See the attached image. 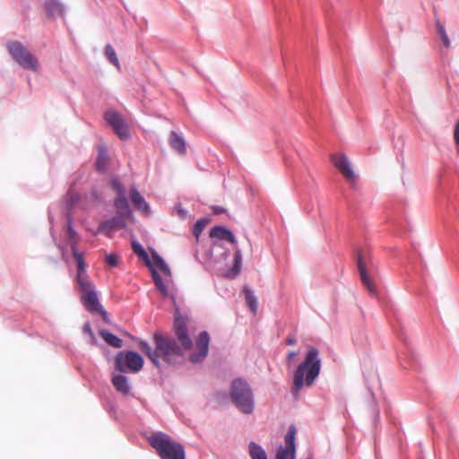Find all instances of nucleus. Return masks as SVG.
<instances>
[{"instance_id": "1", "label": "nucleus", "mask_w": 459, "mask_h": 459, "mask_svg": "<svg viewBox=\"0 0 459 459\" xmlns=\"http://www.w3.org/2000/svg\"><path fill=\"white\" fill-rule=\"evenodd\" d=\"M153 342L155 345L154 351L146 342H140V349L157 367L160 366V359L168 364H173L178 358H181L185 354L183 349L172 337L155 333Z\"/></svg>"}, {"instance_id": "2", "label": "nucleus", "mask_w": 459, "mask_h": 459, "mask_svg": "<svg viewBox=\"0 0 459 459\" xmlns=\"http://www.w3.org/2000/svg\"><path fill=\"white\" fill-rule=\"evenodd\" d=\"M321 370V360L319 359L318 350L315 347H309L303 362H301L293 377L292 393L298 395L301 388L311 386Z\"/></svg>"}, {"instance_id": "3", "label": "nucleus", "mask_w": 459, "mask_h": 459, "mask_svg": "<svg viewBox=\"0 0 459 459\" xmlns=\"http://www.w3.org/2000/svg\"><path fill=\"white\" fill-rule=\"evenodd\" d=\"M148 440L160 459H185L183 446L172 440L169 435L161 432L154 433Z\"/></svg>"}, {"instance_id": "4", "label": "nucleus", "mask_w": 459, "mask_h": 459, "mask_svg": "<svg viewBox=\"0 0 459 459\" xmlns=\"http://www.w3.org/2000/svg\"><path fill=\"white\" fill-rule=\"evenodd\" d=\"M230 396L232 403L243 413L249 414L254 410V396L249 385L241 378L232 381Z\"/></svg>"}, {"instance_id": "5", "label": "nucleus", "mask_w": 459, "mask_h": 459, "mask_svg": "<svg viewBox=\"0 0 459 459\" xmlns=\"http://www.w3.org/2000/svg\"><path fill=\"white\" fill-rule=\"evenodd\" d=\"M7 49L12 57L25 70L36 71L38 69L37 58L19 41H11Z\"/></svg>"}, {"instance_id": "6", "label": "nucleus", "mask_w": 459, "mask_h": 459, "mask_svg": "<svg viewBox=\"0 0 459 459\" xmlns=\"http://www.w3.org/2000/svg\"><path fill=\"white\" fill-rule=\"evenodd\" d=\"M78 285L82 292L81 301L85 308L91 313L105 315L106 311L103 310L99 301L95 285L91 281H82V283H78Z\"/></svg>"}, {"instance_id": "7", "label": "nucleus", "mask_w": 459, "mask_h": 459, "mask_svg": "<svg viewBox=\"0 0 459 459\" xmlns=\"http://www.w3.org/2000/svg\"><path fill=\"white\" fill-rule=\"evenodd\" d=\"M143 366L141 355L134 351H120L115 358V368L120 372H139Z\"/></svg>"}, {"instance_id": "8", "label": "nucleus", "mask_w": 459, "mask_h": 459, "mask_svg": "<svg viewBox=\"0 0 459 459\" xmlns=\"http://www.w3.org/2000/svg\"><path fill=\"white\" fill-rule=\"evenodd\" d=\"M188 319L179 314H177L174 320V332L177 342L183 349V351L190 350L193 346L192 339L189 335L187 327Z\"/></svg>"}, {"instance_id": "9", "label": "nucleus", "mask_w": 459, "mask_h": 459, "mask_svg": "<svg viewBox=\"0 0 459 459\" xmlns=\"http://www.w3.org/2000/svg\"><path fill=\"white\" fill-rule=\"evenodd\" d=\"M104 117L121 140H127L130 137L127 126L117 112L108 110L105 113Z\"/></svg>"}, {"instance_id": "10", "label": "nucleus", "mask_w": 459, "mask_h": 459, "mask_svg": "<svg viewBox=\"0 0 459 459\" xmlns=\"http://www.w3.org/2000/svg\"><path fill=\"white\" fill-rule=\"evenodd\" d=\"M295 436L296 429L294 426H290L287 434L285 435L284 441L285 446H280L275 459H295L296 458V447H295Z\"/></svg>"}, {"instance_id": "11", "label": "nucleus", "mask_w": 459, "mask_h": 459, "mask_svg": "<svg viewBox=\"0 0 459 459\" xmlns=\"http://www.w3.org/2000/svg\"><path fill=\"white\" fill-rule=\"evenodd\" d=\"M210 336L207 332H201L195 342V349L197 352L192 353L189 356L190 361L194 363L200 362L204 360L207 354L209 349Z\"/></svg>"}, {"instance_id": "12", "label": "nucleus", "mask_w": 459, "mask_h": 459, "mask_svg": "<svg viewBox=\"0 0 459 459\" xmlns=\"http://www.w3.org/2000/svg\"><path fill=\"white\" fill-rule=\"evenodd\" d=\"M331 160L335 168L349 181H355L356 176L351 167L348 157L343 153H335L331 155Z\"/></svg>"}, {"instance_id": "13", "label": "nucleus", "mask_w": 459, "mask_h": 459, "mask_svg": "<svg viewBox=\"0 0 459 459\" xmlns=\"http://www.w3.org/2000/svg\"><path fill=\"white\" fill-rule=\"evenodd\" d=\"M73 256L77 264V275H76V282L82 283V281H90L86 274V264L84 261V256L82 253L78 252L77 248L72 250Z\"/></svg>"}, {"instance_id": "14", "label": "nucleus", "mask_w": 459, "mask_h": 459, "mask_svg": "<svg viewBox=\"0 0 459 459\" xmlns=\"http://www.w3.org/2000/svg\"><path fill=\"white\" fill-rule=\"evenodd\" d=\"M358 267H359L360 278H361L363 284L367 287L368 290L370 293L376 294V292H377L376 286L367 273L366 265L364 264L360 255H359V256H358Z\"/></svg>"}, {"instance_id": "15", "label": "nucleus", "mask_w": 459, "mask_h": 459, "mask_svg": "<svg viewBox=\"0 0 459 459\" xmlns=\"http://www.w3.org/2000/svg\"><path fill=\"white\" fill-rule=\"evenodd\" d=\"M210 237L221 240H227L231 244L236 243V239L232 232L222 226L213 227L210 231Z\"/></svg>"}, {"instance_id": "16", "label": "nucleus", "mask_w": 459, "mask_h": 459, "mask_svg": "<svg viewBox=\"0 0 459 459\" xmlns=\"http://www.w3.org/2000/svg\"><path fill=\"white\" fill-rule=\"evenodd\" d=\"M114 206L116 207L117 213L122 218H128L131 216L132 212L127 199L126 197V194L122 195H117L115 198Z\"/></svg>"}, {"instance_id": "17", "label": "nucleus", "mask_w": 459, "mask_h": 459, "mask_svg": "<svg viewBox=\"0 0 459 459\" xmlns=\"http://www.w3.org/2000/svg\"><path fill=\"white\" fill-rule=\"evenodd\" d=\"M112 384L115 389L123 394H128L130 392V386L128 384L127 377L123 375H116L112 377Z\"/></svg>"}, {"instance_id": "18", "label": "nucleus", "mask_w": 459, "mask_h": 459, "mask_svg": "<svg viewBox=\"0 0 459 459\" xmlns=\"http://www.w3.org/2000/svg\"><path fill=\"white\" fill-rule=\"evenodd\" d=\"M130 198L136 209L142 212H148L149 205L145 202L144 198L140 195L136 189H132L130 192Z\"/></svg>"}, {"instance_id": "19", "label": "nucleus", "mask_w": 459, "mask_h": 459, "mask_svg": "<svg viewBox=\"0 0 459 459\" xmlns=\"http://www.w3.org/2000/svg\"><path fill=\"white\" fill-rule=\"evenodd\" d=\"M46 12L49 16H59L64 13V8L61 3L57 0H48L45 4Z\"/></svg>"}, {"instance_id": "20", "label": "nucleus", "mask_w": 459, "mask_h": 459, "mask_svg": "<svg viewBox=\"0 0 459 459\" xmlns=\"http://www.w3.org/2000/svg\"><path fill=\"white\" fill-rule=\"evenodd\" d=\"M169 143L174 150H176L181 154H184L186 151L184 139L181 136H179L176 132L170 133Z\"/></svg>"}, {"instance_id": "21", "label": "nucleus", "mask_w": 459, "mask_h": 459, "mask_svg": "<svg viewBox=\"0 0 459 459\" xmlns=\"http://www.w3.org/2000/svg\"><path fill=\"white\" fill-rule=\"evenodd\" d=\"M148 265L151 267V271H152V280L154 281V284L156 286V288L158 289V290L163 295V296H167L168 295V289L166 287V285L164 284L160 275L158 273V272L152 267V264L150 261H148Z\"/></svg>"}, {"instance_id": "22", "label": "nucleus", "mask_w": 459, "mask_h": 459, "mask_svg": "<svg viewBox=\"0 0 459 459\" xmlns=\"http://www.w3.org/2000/svg\"><path fill=\"white\" fill-rule=\"evenodd\" d=\"M66 236H67V239L70 243L71 249L72 250L76 249L77 244L79 241V237L72 226L71 217H68V219H67Z\"/></svg>"}, {"instance_id": "23", "label": "nucleus", "mask_w": 459, "mask_h": 459, "mask_svg": "<svg viewBox=\"0 0 459 459\" xmlns=\"http://www.w3.org/2000/svg\"><path fill=\"white\" fill-rule=\"evenodd\" d=\"M100 336L105 340L107 343L114 348H120L123 345V341L117 335L106 331L101 330L100 332Z\"/></svg>"}, {"instance_id": "24", "label": "nucleus", "mask_w": 459, "mask_h": 459, "mask_svg": "<svg viewBox=\"0 0 459 459\" xmlns=\"http://www.w3.org/2000/svg\"><path fill=\"white\" fill-rule=\"evenodd\" d=\"M152 263H153V264L155 266H157L161 271V273L165 276H167V277H170L171 276L170 269L168 266V264H166V262L163 260L162 257H160L157 254H154L152 255Z\"/></svg>"}, {"instance_id": "25", "label": "nucleus", "mask_w": 459, "mask_h": 459, "mask_svg": "<svg viewBox=\"0 0 459 459\" xmlns=\"http://www.w3.org/2000/svg\"><path fill=\"white\" fill-rule=\"evenodd\" d=\"M249 454L252 459H267L265 451L257 444H249Z\"/></svg>"}, {"instance_id": "26", "label": "nucleus", "mask_w": 459, "mask_h": 459, "mask_svg": "<svg viewBox=\"0 0 459 459\" xmlns=\"http://www.w3.org/2000/svg\"><path fill=\"white\" fill-rule=\"evenodd\" d=\"M108 157L104 147L99 150V155L96 160V168L100 171H104L107 169Z\"/></svg>"}, {"instance_id": "27", "label": "nucleus", "mask_w": 459, "mask_h": 459, "mask_svg": "<svg viewBox=\"0 0 459 459\" xmlns=\"http://www.w3.org/2000/svg\"><path fill=\"white\" fill-rule=\"evenodd\" d=\"M105 55L110 63L113 64L117 68L120 67L119 60L117 56L115 49L111 45H107L105 47Z\"/></svg>"}, {"instance_id": "28", "label": "nucleus", "mask_w": 459, "mask_h": 459, "mask_svg": "<svg viewBox=\"0 0 459 459\" xmlns=\"http://www.w3.org/2000/svg\"><path fill=\"white\" fill-rule=\"evenodd\" d=\"M244 292H245V298H246V302H247V306L250 307V309L252 310L253 313H255L257 310L256 298L254 296V294L252 293V291L250 290L245 289Z\"/></svg>"}, {"instance_id": "29", "label": "nucleus", "mask_w": 459, "mask_h": 459, "mask_svg": "<svg viewBox=\"0 0 459 459\" xmlns=\"http://www.w3.org/2000/svg\"><path fill=\"white\" fill-rule=\"evenodd\" d=\"M436 24H437V32H438V34L440 35V37L442 39L444 46L446 48H449L450 47V40H449L448 36H447V34L446 32L445 27L440 23L439 21H437Z\"/></svg>"}, {"instance_id": "30", "label": "nucleus", "mask_w": 459, "mask_h": 459, "mask_svg": "<svg viewBox=\"0 0 459 459\" xmlns=\"http://www.w3.org/2000/svg\"><path fill=\"white\" fill-rule=\"evenodd\" d=\"M116 226H123L120 220L117 218H114L111 221H104L100 224V230H112Z\"/></svg>"}, {"instance_id": "31", "label": "nucleus", "mask_w": 459, "mask_h": 459, "mask_svg": "<svg viewBox=\"0 0 459 459\" xmlns=\"http://www.w3.org/2000/svg\"><path fill=\"white\" fill-rule=\"evenodd\" d=\"M132 247H133V250H134V252L135 254H137L142 258L147 260V262L149 261V257H148V255H147L146 251L144 250V248L139 243L134 242L132 244Z\"/></svg>"}, {"instance_id": "32", "label": "nucleus", "mask_w": 459, "mask_h": 459, "mask_svg": "<svg viewBox=\"0 0 459 459\" xmlns=\"http://www.w3.org/2000/svg\"><path fill=\"white\" fill-rule=\"evenodd\" d=\"M119 256L117 254H109L105 256V263L109 267H116L118 264Z\"/></svg>"}, {"instance_id": "33", "label": "nucleus", "mask_w": 459, "mask_h": 459, "mask_svg": "<svg viewBox=\"0 0 459 459\" xmlns=\"http://www.w3.org/2000/svg\"><path fill=\"white\" fill-rule=\"evenodd\" d=\"M206 225V222L203 220L198 221L193 229V234L196 238V239L199 238V236L202 234L204 227Z\"/></svg>"}, {"instance_id": "34", "label": "nucleus", "mask_w": 459, "mask_h": 459, "mask_svg": "<svg viewBox=\"0 0 459 459\" xmlns=\"http://www.w3.org/2000/svg\"><path fill=\"white\" fill-rule=\"evenodd\" d=\"M240 264H241V253L240 250L236 247L235 248V254H234V270L235 274L238 273L240 271Z\"/></svg>"}, {"instance_id": "35", "label": "nucleus", "mask_w": 459, "mask_h": 459, "mask_svg": "<svg viewBox=\"0 0 459 459\" xmlns=\"http://www.w3.org/2000/svg\"><path fill=\"white\" fill-rule=\"evenodd\" d=\"M82 332L86 334H88L91 338V343L95 345L96 344V337L93 333V331L91 329V326L90 324H85L82 327Z\"/></svg>"}, {"instance_id": "36", "label": "nucleus", "mask_w": 459, "mask_h": 459, "mask_svg": "<svg viewBox=\"0 0 459 459\" xmlns=\"http://www.w3.org/2000/svg\"><path fill=\"white\" fill-rule=\"evenodd\" d=\"M111 186H112L113 189L117 192V195H125L124 187L118 179L114 178L111 181Z\"/></svg>"}, {"instance_id": "37", "label": "nucleus", "mask_w": 459, "mask_h": 459, "mask_svg": "<svg viewBox=\"0 0 459 459\" xmlns=\"http://www.w3.org/2000/svg\"><path fill=\"white\" fill-rule=\"evenodd\" d=\"M454 139L456 145V152L459 154V120L457 121L455 126Z\"/></svg>"}, {"instance_id": "38", "label": "nucleus", "mask_w": 459, "mask_h": 459, "mask_svg": "<svg viewBox=\"0 0 459 459\" xmlns=\"http://www.w3.org/2000/svg\"><path fill=\"white\" fill-rule=\"evenodd\" d=\"M298 355V352L295 351H289V353L287 354V357H286V361L287 363H290L291 360Z\"/></svg>"}, {"instance_id": "39", "label": "nucleus", "mask_w": 459, "mask_h": 459, "mask_svg": "<svg viewBox=\"0 0 459 459\" xmlns=\"http://www.w3.org/2000/svg\"><path fill=\"white\" fill-rule=\"evenodd\" d=\"M296 342H297V341H296V338H295V336H293V335H290V336H288V337H287V339H286V341H285V342H286L288 345H293V344H295V343H296Z\"/></svg>"}]
</instances>
